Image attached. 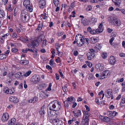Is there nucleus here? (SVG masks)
<instances>
[{"label":"nucleus","mask_w":125,"mask_h":125,"mask_svg":"<svg viewBox=\"0 0 125 125\" xmlns=\"http://www.w3.org/2000/svg\"><path fill=\"white\" fill-rule=\"evenodd\" d=\"M50 104L49 110H48V115H49V113L52 116L55 115H59L60 114L59 111L61 107V103L58 101H56L52 102Z\"/></svg>","instance_id":"nucleus-1"},{"label":"nucleus","mask_w":125,"mask_h":125,"mask_svg":"<svg viewBox=\"0 0 125 125\" xmlns=\"http://www.w3.org/2000/svg\"><path fill=\"white\" fill-rule=\"evenodd\" d=\"M20 17L22 22H27L30 18L28 13L27 12L26 10H21V13Z\"/></svg>","instance_id":"nucleus-2"},{"label":"nucleus","mask_w":125,"mask_h":125,"mask_svg":"<svg viewBox=\"0 0 125 125\" xmlns=\"http://www.w3.org/2000/svg\"><path fill=\"white\" fill-rule=\"evenodd\" d=\"M110 23L112 25L117 26H119L121 25V21L115 17L111 18L109 20Z\"/></svg>","instance_id":"nucleus-3"},{"label":"nucleus","mask_w":125,"mask_h":125,"mask_svg":"<svg viewBox=\"0 0 125 125\" xmlns=\"http://www.w3.org/2000/svg\"><path fill=\"white\" fill-rule=\"evenodd\" d=\"M30 2L29 0H24L23 2V5L25 6L26 9H28L30 12H32L33 10V9L31 6Z\"/></svg>","instance_id":"nucleus-4"},{"label":"nucleus","mask_w":125,"mask_h":125,"mask_svg":"<svg viewBox=\"0 0 125 125\" xmlns=\"http://www.w3.org/2000/svg\"><path fill=\"white\" fill-rule=\"evenodd\" d=\"M49 118L51 123H52L54 125H61L62 124V121L59 119H51V116H49Z\"/></svg>","instance_id":"nucleus-5"},{"label":"nucleus","mask_w":125,"mask_h":125,"mask_svg":"<svg viewBox=\"0 0 125 125\" xmlns=\"http://www.w3.org/2000/svg\"><path fill=\"white\" fill-rule=\"evenodd\" d=\"M81 36V35H79V34H78L75 37V40L73 42V44H75L76 42L77 46L79 47L82 46V44H80V43H79V42H80V36Z\"/></svg>","instance_id":"nucleus-6"},{"label":"nucleus","mask_w":125,"mask_h":125,"mask_svg":"<svg viewBox=\"0 0 125 125\" xmlns=\"http://www.w3.org/2000/svg\"><path fill=\"white\" fill-rule=\"evenodd\" d=\"M107 94L106 95V97L107 98H111V99L114 98V96L112 94V90L111 89H109L106 91Z\"/></svg>","instance_id":"nucleus-7"},{"label":"nucleus","mask_w":125,"mask_h":125,"mask_svg":"<svg viewBox=\"0 0 125 125\" xmlns=\"http://www.w3.org/2000/svg\"><path fill=\"white\" fill-rule=\"evenodd\" d=\"M31 81L33 83L35 84L39 81V77L36 75H34L31 77Z\"/></svg>","instance_id":"nucleus-8"},{"label":"nucleus","mask_w":125,"mask_h":125,"mask_svg":"<svg viewBox=\"0 0 125 125\" xmlns=\"http://www.w3.org/2000/svg\"><path fill=\"white\" fill-rule=\"evenodd\" d=\"M9 115L7 113H4L2 116L1 119L3 122L6 121L8 119Z\"/></svg>","instance_id":"nucleus-9"},{"label":"nucleus","mask_w":125,"mask_h":125,"mask_svg":"<svg viewBox=\"0 0 125 125\" xmlns=\"http://www.w3.org/2000/svg\"><path fill=\"white\" fill-rule=\"evenodd\" d=\"M95 68L98 71H100L103 70L104 66L103 64L99 63L96 65Z\"/></svg>","instance_id":"nucleus-10"},{"label":"nucleus","mask_w":125,"mask_h":125,"mask_svg":"<svg viewBox=\"0 0 125 125\" xmlns=\"http://www.w3.org/2000/svg\"><path fill=\"white\" fill-rule=\"evenodd\" d=\"M9 100L10 101L14 103H17L18 102V100L17 97L14 96H11L9 98Z\"/></svg>","instance_id":"nucleus-11"},{"label":"nucleus","mask_w":125,"mask_h":125,"mask_svg":"<svg viewBox=\"0 0 125 125\" xmlns=\"http://www.w3.org/2000/svg\"><path fill=\"white\" fill-rule=\"evenodd\" d=\"M107 114L108 116H114L117 114V113L115 111H109L107 112Z\"/></svg>","instance_id":"nucleus-12"},{"label":"nucleus","mask_w":125,"mask_h":125,"mask_svg":"<svg viewBox=\"0 0 125 125\" xmlns=\"http://www.w3.org/2000/svg\"><path fill=\"white\" fill-rule=\"evenodd\" d=\"M87 58L89 60H91L93 58L94 56V54L93 53L89 52L87 54Z\"/></svg>","instance_id":"nucleus-13"},{"label":"nucleus","mask_w":125,"mask_h":125,"mask_svg":"<svg viewBox=\"0 0 125 125\" xmlns=\"http://www.w3.org/2000/svg\"><path fill=\"white\" fill-rule=\"evenodd\" d=\"M109 61L110 64L113 65L115 64L116 60L115 57L113 56H112L109 57Z\"/></svg>","instance_id":"nucleus-14"},{"label":"nucleus","mask_w":125,"mask_h":125,"mask_svg":"<svg viewBox=\"0 0 125 125\" xmlns=\"http://www.w3.org/2000/svg\"><path fill=\"white\" fill-rule=\"evenodd\" d=\"M81 21L82 23L84 26H87L89 24V21L87 20L86 19H82Z\"/></svg>","instance_id":"nucleus-15"},{"label":"nucleus","mask_w":125,"mask_h":125,"mask_svg":"<svg viewBox=\"0 0 125 125\" xmlns=\"http://www.w3.org/2000/svg\"><path fill=\"white\" fill-rule=\"evenodd\" d=\"M15 76L16 78L21 79L23 78L24 75L21 72H18L15 74Z\"/></svg>","instance_id":"nucleus-16"},{"label":"nucleus","mask_w":125,"mask_h":125,"mask_svg":"<svg viewBox=\"0 0 125 125\" xmlns=\"http://www.w3.org/2000/svg\"><path fill=\"white\" fill-rule=\"evenodd\" d=\"M46 4L45 1L44 0H40L39 3L40 7L41 8H43Z\"/></svg>","instance_id":"nucleus-17"},{"label":"nucleus","mask_w":125,"mask_h":125,"mask_svg":"<svg viewBox=\"0 0 125 125\" xmlns=\"http://www.w3.org/2000/svg\"><path fill=\"white\" fill-rule=\"evenodd\" d=\"M100 118L104 122H108L110 120V119L109 117L104 116H101Z\"/></svg>","instance_id":"nucleus-18"},{"label":"nucleus","mask_w":125,"mask_h":125,"mask_svg":"<svg viewBox=\"0 0 125 125\" xmlns=\"http://www.w3.org/2000/svg\"><path fill=\"white\" fill-rule=\"evenodd\" d=\"M115 3V5L116 6L119 7L121 3V0H112Z\"/></svg>","instance_id":"nucleus-19"},{"label":"nucleus","mask_w":125,"mask_h":125,"mask_svg":"<svg viewBox=\"0 0 125 125\" xmlns=\"http://www.w3.org/2000/svg\"><path fill=\"white\" fill-rule=\"evenodd\" d=\"M20 63L24 65H26L29 63V61L27 60H21L20 61Z\"/></svg>","instance_id":"nucleus-20"},{"label":"nucleus","mask_w":125,"mask_h":125,"mask_svg":"<svg viewBox=\"0 0 125 125\" xmlns=\"http://www.w3.org/2000/svg\"><path fill=\"white\" fill-rule=\"evenodd\" d=\"M42 35H40L38 36L37 39L35 40L36 42L38 43L39 42H41L42 41Z\"/></svg>","instance_id":"nucleus-21"},{"label":"nucleus","mask_w":125,"mask_h":125,"mask_svg":"<svg viewBox=\"0 0 125 125\" xmlns=\"http://www.w3.org/2000/svg\"><path fill=\"white\" fill-rule=\"evenodd\" d=\"M89 22L93 23H94L97 21V19L95 18H93L89 20Z\"/></svg>","instance_id":"nucleus-22"},{"label":"nucleus","mask_w":125,"mask_h":125,"mask_svg":"<svg viewBox=\"0 0 125 125\" xmlns=\"http://www.w3.org/2000/svg\"><path fill=\"white\" fill-rule=\"evenodd\" d=\"M5 16L4 11L1 9H0V18H3Z\"/></svg>","instance_id":"nucleus-23"},{"label":"nucleus","mask_w":125,"mask_h":125,"mask_svg":"<svg viewBox=\"0 0 125 125\" xmlns=\"http://www.w3.org/2000/svg\"><path fill=\"white\" fill-rule=\"evenodd\" d=\"M80 42H79V43H80L81 44H82V46L84 43L85 39L83 38H82V37H81L80 36Z\"/></svg>","instance_id":"nucleus-24"},{"label":"nucleus","mask_w":125,"mask_h":125,"mask_svg":"<svg viewBox=\"0 0 125 125\" xmlns=\"http://www.w3.org/2000/svg\"><path fill=\"white\" fill-rule=\"evenodd\" d=\"M28 50H29V51H30L31 52H34V50H32L31 49H29L28 48H26L25 50H22V52L24 53H26Z\"/></svg>","instance_id":"nucleus-25"},{"label":"nucleus","mask_w":125,"mask_h":125,"mask_svg":"<svg viewBox=\"0 0 125 125\" xmlns=\"http://www.w3.org/2000/svg\"><path fill=\"white\" fill-rule=\"evenodd\" d=\"M105 75V74L104 72L100 76L99 78L100 79H102L106 77Z\"/></svg>","instance_id":"nucleus-26"},{"label":"nucleus","mask_w":125,"mask_h":125,"mask_svg":"<svg viewBox=\"0 0 125 125\" xmlns=\"http://www.w3.org/2000/svg\"><path fill=\"white\" fill-rule=\"evenodd\" d=\"M7 55L4 54H0V59H5L7 57Z\"/></svg>","instance_id":"nucleus-27"},{"label":"nucleus","mask_w":125,"mask_h":125,"mask_svg":"<svg viewBox=\"0 0 125 125\" xmlns=\"http://www.w3.org/2000/svg\"><path fill=\"white\" fill-rule=\"evenodd\" d=\"M81 111L80 110H78L76 113H74V115L75 117H78L79 116L81 115Z\"/></svg>","instance_id":"nucleus-28"},{"label":"nucleus","mask_w":125,"mask_h":125,"mask_svg":"<svg viewBox=\"0 0 125 125\" xmlns=\"http://www.w3.org/2000/svg\"><path fill=\"white\" fill-rule=\"evenodd\" d=\"M31 72L30 71H29L26 72L25 73L23 74L24 76L25 77H27L29 76L31 73Z\"/></svg>","instance_id":"nucleus-29"},{"label":"nucleus","mask_w":125,"mask_h":125,"mask_svg":"<svg viewBox=\"0 0 125 125\" xmlns=\"http://www.w3.org/2000/svg\"><path fill=\"white\" fill-rule=\"evenodd\" d=\"M103 30V29L99 28L96 30V34H98L102 32Z\"/></svg>","instance_id":"nucleus-30"},{"label":"nucleus","mask_w":125,"mask_h":125,"mask_svg":"<svg viewBox=\"0 0 125 125\" xmlns=\"http://www.w3.org/2000/svg\"><path fill=\"white\" fill-rule=\"evenodd\" d=\"M43 26L42 24H39L38 25V26L36 29L39 31H41L42 29Z\"/></svg>","instance_id":"nucleus-31"},{"label":"nucleus","mask_w":125,"mask_h":125,"mask_svg":"<svg viewBox=\"0 0 125 125\" xmlns=\"http://www.w3.org/2000/svg\"><path fill=\"white\" fill-rule=\"evenodd\" d=\"M53 3L55 6L57 7L59 4V1L58 0H53Z\"/></svg>","instance_id":"nucleus-32"},{"label":"nucleus","mask_w":125,"mask_h":125,"mask_svg":"<svg viewBox=\"0 0 125 125\" xmlns=\"http://www.w3.org/2000/svg\"><path fill=\"white\" fill-rule=\"evenodd\" d=\"M68 103L67 101H65L64 102V106L65 109H67L68 107Z\"/></svg>","instance_id":"nucleus-33"},{"label":"nucleus","mask_w":125,"mask_h":125,"mask_svg":"<svg viewBox=\"0 0 125 125\" xmlns=\"http://www.w3.org/2000/svg\"><path fill=\"white\" fill-rule=\"evenodd\" d=\"M107 54L106 53H103L101 55L103 59H105L107 57Z\"/></svg>","instance_id":"nucleus-34"},{"label":"nucleus","mask_w":125,"mask_h":125,"mask_svg":"<svg viewBox=\"0 0 125 125\" xmlns=\"http://www.w3.org/2000/svg\"><path fill=\"white\" fill-rule=\"evenodd\" d=\"M124 78H122L121 79H120L119 78H118L116 81V82L119 83L120 82H122L124 81Z\"/></svg>","instance_id":"nucleus-35"},{"label":"nucleus","mask_w":125,"mask_h":125,"mask_svg":"<svg viewBox=\"0 0 125 125\" xmlns=\"http://www.w3.org/2000/svg\"><path fill=\"white\" fill-rule=\"evenodd\" d=\"M125 104V98L122 99L121 102L120 103L121 106H123L124 105L122 104Z\"/></svg>","instance_id":"nucleus-36"},{"label":"nucleus","mask_w":125,"mask_h":125,"mask_svg":"<svg viewBox=\"0 0 125 125\" xmlns=\"http://www.w3.org/2000/svg\"><path fill=\"white\" fill-rule=\"evenodd\" d=\"M62 89L63 90V91L64 92H66L68 90V89L67 87L66 86H64L62 87Z\"/></svg>","instance_id":"nucleus-37"},{"label":"nucleus","mask_w":125,"mask_h":125,"mask_svg":"<svg viewBox=\"0 0 125 125\" xmlns=\"http://www.w3.org/2000/svg\"><path fill=\"white\" fill-rule=\"evenodd\" d=\"M104 72L105 73V75L106 77L108 75H109L110 73L108 70L105 71H104Z\"/></svg>","instance_id":"nucleus-38"},{"label":"nucleus","mask_w":125,"mask_h":125,"mask_svg":"<svg viewBox=\"0 0 125 125\" xmlns=\"http://www.w3.org/2000/svg\"><path fill=\"white\" fill-rule=\"evenodd\" d=\"M72 97H68L66 101H67V102L69 104L71 103V100L72 98Z\"/></svg>","instance_id":"nucleus-39"},{"label":"nucleus","mask_w":125,"mask_h":125,"mask_svg":"<svg viewBox=\"0 0 125 125\" xmlns=\"http://www.w3.org/2000/svg\"><path fill=\"white\" fill-rule=\"evenodd\" d=\"M12 78H9V79H8L7 80V83L8 84L10 83L12 81Z\"/></svg>","instance_id":"nucleus-40"},{"label":"nucleus","mask_w":125,"mask_h":125,"mask_svg":"<svg viewBox=\"0 0 125 125\" xmlns=\"http://www.w3.org/2000/svg\"><path fill=\"white\" fill-rule=\"evenodd\" d=\"M14 123L13 122L12 120H10L9 121L8 123V125H13Z\"/></svg>","instance_id":"nucleus-41"},{"label":"nucleus","mask_w":125,"mask_h":125,"mask_svg":"<svg viewBox=\"0 0 125 125\" xmlns=\"http://www.w3.org/2000/svg\"><path fill=\"white\" fill-rule=\"evenodd\" d=\"M13 75V73L12 72H10L8 74V77H9L10 78H12V75Z\"/></svg>","instance_id":"nucleus-42"},{"label":"nucleus","mask_w":125,"mask_h":125,"mask_svg":"<svg viewBox=\"0 0 125 125\" xmlns=\"http://www.w3.org/2000/svg\"><path fill=\"white\" fill-rule=\"evenodd\" d=\"M52 86V84L50 83L48 87L47 88V90L49 91H50L51 90V87Z\"/></svg>","instance_id":"nucleus-43"},{"label":"nucleus","mask_w":125,"mask_h":125,"mask_svg":"<svg viewBox=\"0 0 125 125\" xmlns=\"http://www.w3.org/2000/svg\"><path fill=\"white\" fill-rule=\"evenodd\" d=\"M92 9V7L91 5L88 6L86 8V10L88 11H90Z\"/></svg>","instance_id":"nucleus-44"},{"label":"nucleus","mask_w":125,"mask_h":125,"mask_svg":"<svg viewBox=\"0 0 125 125\" xmlns=\"http://www.w3.org/2000/svg\"><path fill=\"white\" fill-rule=\"evenodd\" d=\"M10 90H9L8 89H7L6 90V91H5V92L7 94H11V93L10 92Z\"/></svg>","instance_id":"nucleus-45"},{"label":"nucleus","mask_w":125,"mask_h":125,"mask_svg":"<svg viewBox=\"0 0 125 125\" xmlns=\"http://www.w3.org/2000/svg\"><path fill=\"white\" fill-rule=\"evenodd\" d=\"M36 42L35 41V40L33 41H32L31 42V43L33 45H34V46H37V44L35 43Z\"/></svg>","instance_id":"nucleus-46"},{"label":"nucleus","mask_w":125,"mask_h":125,"mask_svg":"<svg viewBox=\"0 0 125 125\" xmlns=\"http://www.w3.org/2000/svg\"><path fill=\"white\" fill-rule=\"evenodd\" d=\"M114 38L113 37L112 38H111L109 42L110 44L111 45H112V42H113V41L114 40Z\"/></svg>","instance_id":"nucleus-47"},{"label":"nucleus","mask_w":125,"mask_h":125,"mask_svg":"<svg viewBox=\"0 0 125 125\" xmlns=\"http://www.w3.org/2000/svg\"><path fill=\"white\" fill-rule=\"evenodd\" d=\"M93 41H92V42L94 43L98 42V40L97 39H96L95 38H93Z\"/></svg>","instance_id":"nucleus-48"},{"label":"nucleus","mask_w":125,"mask_h":125,"mask_svg":"<svg viewBox=\"0 0 125 125\" xmlns=\"http://www.w3.org/2000/svg\"><path fill=\"white\" fill-rule=\"evenodd\" d=\"M103 91L102 90H101L100 92L98 94V95H101L102 94H103L102 99H103L104 96V94H103Z\"/></svg>","instance_id":"nucleus-49"},{"label":"nucleus","mask_w":125,"mask_h":125,"mask_svg":"<svg viewBox=\"0 0 125 125\" xmlns=\"http://www.w3.org/2000/svg\"><path fill=\"white\" fill-rule=\"evenodd\" d=\"M92 30V29L91 27L90 26L87 29V30L90 33H91Z\"/></svg>","instance_id":"nucleus-50"},{"label":"nucleus","mask_w":125,"mask_h":125,"mask_svg":"<svg viewBox=\"0 0 125 125\" xmlns=\"http://www.w3.org/2000/svg\"><path fill=\"white\" fill-rule=\"evenodd\" d=\"M93 34H96V30L94 29L92 30L91 32L90 33Z\"/></svg>","instance_id":"nucleus-51"},{"label":"nucleus","mask_w":125,"mask_h":125,"mask_svg":"<svg viewBox=\"0 0 125 125\" xmlns=\"http://www.w3.org/2000/svg\"><path fill=\"white\" fill-rule=\"evenodd\" d=\"M46 44V40H44L42 43V46H45Z\"/></svg>","instance_id":"nucleus-52"},{"label":"nucleus","mask_w":125,"mask_h":125,"mask_svg":"<svg viewBox=\"0 0 125 125\" xmlns=\"http://www.w3.org/2000/svg\"><path fill=\"white\" fill-rule=\"evenodd\" d=\"M56 49L58 52V49L59 47L60 46L58 44H55Z\"/></svg>","instance_id":"nucleus-53"},{"label":"nucleus","mask_w":125,"mask_h":125,"mask_svg":"<svg viewBox=\"0 0 125 125\" xmlns=\"http://www.w3.org/2000/svg\"><path fill=\"white\" fill-rule=\"evenodd\" d=\"M18 50L16 48H13L12 49V52H16L18 51Z\"/></svg>","instance_id":"nucleus-54"},{"label":"nucleus","mask_w":125,"mask_h":125,"mask_svg":"<svg viewBox=\"0 0 125 125\" xmlns=\"http://www.w3.org/2000/svg\"><path fill=\"white\" fill-rule=\"evenodd\" d=\"M99 1L98 0H91L90 1V2L92 3L97 2Z\"/></svg>","instance_id":"nucleus-55"},{"label":"nucleus","mask_w":125,"mask_h":125,"mask_svg":"<svg viewBox=\"0 0 125 125\" xmlns=\"http://www.w3.org/2000/svg\"><path fill=\"white\" fill-rule=\"evenodd\" d=\"M44 113L45 112L44 111H40V113L41 114V115H42V116L43 115H43L44 114Z\"/></svg>","instance_id":"nucleus-56"},{"label":"nucleus","mask_w":125,"mask_h":125,"mask_svg":"<svg viewBox=\"0 0 125 125\" xmlns=\"http://www.w3.org/2000/svg\"><path fill=\"white\" fill-rule=\"evenodd\" d=\"M115 108V106L113 105H111L109 106V108L110 110H112Z\"/></svg>","instance_id":"nucleus-57"},{"label":"nucleus","mask_w":125,"mask_h":125,"mask_svg":"<svg viewBox=\"0 0 125 125\" xmlns=\"http://www.w3.org/2000/svg\"><path fill=\"white\" fill-rule=\"evenodd\" d=\"M85 107L86 108V110L88 111H90V109L88 106L87 105H84Z\"/></svg>","instance_id":"nucleus-58"},{"label":"nucleus","mask_w":125,"mask_h":125,"mask_svg":"<svg viewBox=\"0 0 125 125\" xmlns=\"http://www.w3.org/2000/svg\"><path fill=\"white\" fill-rule=\"evenodd\" d=\"M24 86L25 88L26 89L27 88V85L26 84V81H24Z\"/></svg>","instance_id":"nucleus-59"},{"label":"nucleus","mask_w":125,"mask_h":125,"mask_svg":"<svg viewBox=\"0 0 125 125\" xmlns=\"http://www.w3.org/2000/svg\"><path fill=\"white\" fill-rule=\"evenodd\" d=\"M120 56L121 57H125V53H120L119 54Z\"/></svg>","instance_id":"nucleus-60"},{"label":"nucleus","mask_w":125,"mask_h":125,"mask_svg":"<svg viewBox=\"0 0 125 125\" xmlns=\"http://www.w3.org/2000/svg\"><path fill=\"white\" fill-rule=\"evenodd\" d=\"M23 84L22 83H21L19 86V89H22L23 88Z\"/></svg>","instance_id":"nucleus-61"},{"label":"nucleus","mask_w":125,"mask_h":125,"mask_svg":"<svg viewBox=\"0 0 125 125\" xmlns=\"http://www.w3.org/2000/svg\"><path fill=\"white\" fill-rule=\"evenodd\" d=\"M4 39L3 38H0V41L2 43H3L4 42Z\"/></svg>","instance_id":"nucleus-62"},{"label":"nucleus","mask_w":125,"mask_h":125,"mask_svg":"<svg viewBox=\"0 0 125 125\" xmlns=\"http://www.w3.org/2000/svg\"><path fill=\"white\" fill-rule=\"evenodd\" d=\"M120 11L123 14H125V10L124 9H120Z\"/></svg>","instance_id":"nucleus-63"},{"label":"nucleus","mask_w":125,"mask_h":125,"mask_svg":"<svg viewBox=\"0 0 125 125\" xmlns=\"http://www.w3.org/2000/svg\"><path fill=\"white\" fill-rule=\"evenodd\" d=\"M122 46L123 47L125 48V42L124 41H123L122 43Z\"/></svg>","instance_id":"nucleus-64"}]
</instances>
